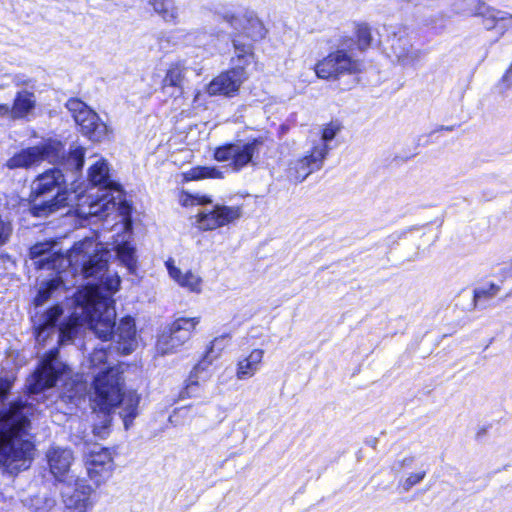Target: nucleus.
Masks as SVG:
<instances>
[{
  "mask_svg": "<svg viewBox=\"0 0 512 512\" xmlns=\"http://www.w3.org/2000/svg\"><path fill=\"white\" fill-rule=\"evenodd\" d=\"M189 180H200L205 178H223V172L217 167L197 166L192 168L188 174Z\"/></svg>",
  "mask_w": 512,
  "mask_h": 512,
  "instance_id": "e433bc0d",
  "label": "nucleus"
},
{
  "mask_svg": "<svg viewBox=\"0 0 512 512\" xmlns=\"http://www.w3.org/2000/svg\"><path fill=\"white\" fill-rule=\"evenodd\" d=\"M500 290V287L494 283L487 286L477 287L473 290L472 303L475 309H485L487 302L491 300Z\"/></svg>",
  "mask_w": 512,
  "mask_h": 512,
  "instance_id": "473e14b6",
  "label": "nucleus"
},
{
  "mask_svg": "<svg viewBox=\"0 0 512 512\" xmlns=\"http://www.w3.org/2000/svg\"><path fill=\"white\" fill-rule=\"evenodd\" d=\"M325 160V148L311 150L310 154L289 162L287 177L295 183L304 181L311 173L321 169Z\"/></svg>",
  "mask_w": 512,
  "mask_h": 512,
  "instance_id": "f3484780",
  "label": "nucleus"
},
{
  "mask_svg": "<svg viewBox=\"0 0 512 512\" xmlns=\"http://www.w3.org/2000/svg\"><path fill=\"white\" fill-rule=\"evenodd\" d=\"M377 443H378L377 438H372V439H369L366 441V444L371 446L372 448H376Z\"/></svg>",
  "mask_w": 512,
  "mask_h": 512,
  "instance_id": "8fccbe9b",
  "label": "nucleus"
},
{
  "mask_svg": "<svg viewBox=\"0 0 512 512\" xmlns=\"http://www.w3.org/2000/svg\"><path fill=\"white\" fill-rule=\"evenodd\" d=\"M214 14L226 22L235 32L242 33L252 41L264 39L268 33L263 22L252 10H246L242 17L226 6L215 9Z\"/></svg>",
  "mask_w": 512,
  "mask_h": 512,
  "instance_id": "9d476101",
  "label": "nucleus"
},
{
  "mask_svg": "<svg viewBox=\"0 0 512 512\" xmlns=\"http://www.w3.org/2000/svg\"><path fill=\"white\" fill-rule=\"evenodd\" d=\"M170 277L175 280L181 287L187 288L191 292H200L201 278L193 274L191 271L182 273V271L174 266L166 263Z\"/></svg>",
  "mask_w": 512,
  "mask_h": 512,
  "instance_id": "c756f323",
  "label": "nucleus"
},
{
  "mask_svg": "<svg viewBox=\"0 0 512 512\" xmlns=\"http://www.w3.org/2000/svg\"><path fill=\"white\" fill-rule=\"evenodd\" d=\"M499 20L498 22V30L500 31V36H503L507 30L512 28V14L500 10Z\"/></svg>",
  "mask_w": 512,
  "mask_h": 512,
  "instance_id": "ea45409f",
  "label": "nucleus"
},
{
  "mask_svg": "<svg viewBox=\"0 0 512 512\" xmlns=\"http://www.w3.org/2000/svg\"><path fill=\"white\" fill-rule=\"evenodd\" d=\"M47 461L51 474L56 480L61 481L62 477L69 471L73 453L70 449L51 448L47 452Z\"/></svg>",
  "mask_w": 512,
  "mask_h": 512,
  "instance_id": "5701e85b",
  "label": "nucleus"
},
{
  "mask_svg": "<svg viewBox=\"0 0 512 512\" xmlns=\"http://www.w3.org/2000/svg\"><path fill=\"white\" fill-rule=\"evenodd\" d=\"M225 340V336L215 338L210 346L207 347L205 353L201 359L194 365L190 372L188 383L185 387V392L190 396L194 394L198 389L199 380H205L208 377V368L212 364L213 360L219 356L222 350V342Z\"/></svg>",
  "mask_w": 512,
  "mask_h": 512,
  "instance_id": "2eb2a0df",
  "label": "nucleus"
},
{
  "mask_svg": "<svg viewBox=\"0 0 512 512\" xmlns=\"http://www.w3.org/2000/svg\"><path fill=\"white\" fill-rule=\"evenodd\" d=\"M64 171L59 167L49 168L33 180L28 199L32 216L46 218L67 205Z\"/></svg>",
  "mask_w": 512,
  "mask_h": 512,
  "instance_id": "20e7f679",
  "label": "nucleus"
},
{
  "mask_svg": "<svg viewBox=\"0 0 512 512\" xmlns=\"http://www.w3.org/2000/svg\"><path fill=\"white\" fill-rule=\"evenodd\" d=\"M11 234V226L0 217V246H3L9 240Z\"/></svg>",
  "mask_w": 512,
  "mask_h": 512,
  "instance_id": "79ce46f5",
  "label": "nucleus"
},
{
  "mask_svg": "<svg viewBox=\"0 0 512 512\" xmlns=\"http://www.w3.org/2000/svg\"><path fill=\"white\" fill-rule=\"evenodd\" d=\"M198 320L181 317L166 327L159 335L156 349L161 355L173 353L191 337Z\"/></svg>",
  "mask_w": 512,
  "mask_h": 512,
  "instance_id": "9b49d317",
  "label": "nucleus"
},
{
  "mask_svg": "<svg viewBox=\"0 0 512 512\" xmlns=\"http://www.w3.org/2000/svg\"><path fill=\"white\" fill-rule=\"evenodd\" d=\"M511 66H512V62H511Z\"/></svg>",
  "mask_w": 512,
  "mask_h": 512,
  "instance_id": "864d4df0",
  "label": "nucleus"
},
{
  "mask_svg": "<svg viewBox=\"0 0 512 512\" xmlns=\"http://www.w3.org/2000/svg\"><path fill=\"white\" fill-rule=\"evenodd\" d=\"M111 256V251L92 236L74 243L68 254V262L84 278L99 283L108 274Z\"/></svg>",
  "mask_w": 512,
  "mask_h": 512,
  "instance_id": "39448f33",
  "label": "nucleus"
},
{
  "mask_svg": "<svg viewBox=\"0 0 512 512\" xmlns=\"http://www.w3.org/2000/svg\"><path fill=\"white\" fill-rule=\"evenodd\" d=\"M61 284L62 281L58 277L43 281L33 300L35 308L43 306L52 297L53 293L60 288Z\"/></svg>",
  "mask_w": 512,
  "mask_h": 512,
  "instance_id": "2f4dec72",
  "label": "nucleus"
},
{
  "mask_svg": "<svg viewBox=\"0 0 512 512\" xmlns=\"http://www.w3.org/2000/svg\"><path fill=\"white\" fill-rule=\"evenodd\" d=\"M38 161L33 146L22 148L14 153L5 163L4 167L9 170L25 169L38 166Z\"/></svg>",
  "mask_w": 512,
  "mask_h": 512,
  "instance_id": "a878e982",
  "label": "nucleus"
},
{
  "mask_svg": "<svg viewBox=\"0 0 512 512\" xmlns=\"http://www.w3.org/2000/svg\"><path fill=\"white\" fill-rule=\"evenodd\" d=\"M356 36L357 40L353 37H342L336 49L315 64L314 71L318 78L337 80L343 75L362 71L363 62L357 58V50L365 51L371 46V28L366 23L358 24Z\"/></svg>",
  "mask_w": 512,
  "mask_h": 512,
  "instance_id": "7ed1b4c3",
  "label": "nucleus"
},
{
  "mask_svg": "<svg viewBox=\"0 0 512 512\" xmlns=\"http://www.w3.org/2000/svg\"><path fill=\"white\" fill-rule=\"evenodd\" d=\"M262 145L261 137L227 142L214 149L213 157L218 162L230 161L229 166L232 170L239 172L245 167L257 165Z\"/></svg>",
  "mask_w": 512,
  "mask_h": 512,
  "instance_id": "0eeeda50",
  "label": "nucleus"
},
{
  "mask_svg": "<svg viewBox=\"0 0 512 512\" xmlns=\"http://www.w3.org/2000/svg\"><path fill=\"white\" fill-rule=\"evenodd\" d=\"M10 113V107L7 104H0V116H6Z\"/></svg>",
  "mask_w": 512,
  "mask_h": 512,
  "instance_id": "de8ad7c7",
  "label": "nucleus"
},
{
  "mask_svg": "<svg viewBox=\"0 0 512 512\" xmlns=\"http://www.w3.org/2000/svg\"><path fill=\"white\" fill-rule=\"evenodd\" d=\"M56 502L52 497L48 496H35L30 499L28 508L32 512H49Z\"/></svg>",
  "mask_w": 512,
  "mask_h": 512,
  "instance_id": "4c0bfd02",
  "label": "nucleus"
},
{
  "mask_svg": "<svg viewBox=\"0 0 512 512\" xmlns=\"http://www.w3.org/2000/svg\"><path fill=\"white\" fill-rule=\"evenodd\" d=\"M86 470L95 488L99 487L111 475L112 459L110 455L108 453L91 455L86 462Z\"/></svg>",
  "mask_w": 512,
  "mask_h": 512,
  "instance_id": "412c9836",
  "label": "nucleus"
},
{
  "mask_svg": "<svg viewBox=\"0 0 512 512\" xmlns=\"http://www.w3.org/2000/svg\"><path fill=\"white\" fill-rule=\"evenodd\" d=\"M453 130H454V126L441 125L435 131H453Z\"/></svg>",
  "mask_w": 512,
  "mask_h": 512,
  "instance_id": "09e8293b",
  "label": "nucleus"
},
{
  "mask_svg": "<svg viewBox=\"0 0 512 512\" xmlns=\"http://www.w3.org/2000/svg\"><path fill=\"white\" fill-rule=\"evenodd\" d=\"M64 308L61 304H55L47 308L38 317L35 324V338L37 342H45L56 330L62 326Z\"/></svg>",
  "mask_w": 512,
  "mask_h": 512,
  "instance_id": "aec40b11",
  "label": "nucleus"
},
{
  "mask_svg": "<svg viewBox=\"0 0 512 512\" xmlns=\"http://www.w3.org/2000/svg\"><path fill=\"white\" fill-rule=\"evenodd\" d=\"M487 433V428H481L477 433V439L481 438L483 435Z\"/></svg>",
  "mask_w": 512,
  "mask_h": 512,
  "instance_id": "3c124183",
  "label": "nucleus"
},
{
  "mask_svg": "<svg viewBox=\"0 0 512 512\" xmlns=\"http://www.w3.org/2000/svg\"><path fill=\"white\" fill-rule=\"evenodd\" d=\"M123 371L117 366H108L93 378L90 402L94 414L93 433L100 439L110 434L114 412L120 409L119 416L125 430H129L138 416L140 396L136 391H123Z\"/></svg>",
  "mask_w": 512,
  "mask_h": 512,
  "instance_id": "f03ea898",
  "label": "nucleus"
},
{
  "mask_svg": "<svg viewBox=\"0 0 512 512\" xmlns=\"http://www.w3.org/2000/svg\"><path fill=\"white\" fill-rule=\"evenodd\" d=\"M219 33L220 32H216L215 30L208 32L205 29H197L189 32L186 38L190 44L202 47L214 42L215 38L219 36Z\"/></svg>",
  "mask_w": 512,
  "mask_h": 512,
  "instance_id": "f704fd0d",
  "label": "nucleus"
},
{
  "mask_svg": "<svg viewBox=\"0 0 512 512\" xmlns=\"http://www.w3.org/2000/svg\"><path fill=\"white\" fill-rule=\"evenodd\" d=\"M119 261L127 268L129 274H136V249L131 245L121 246L117 252Z\"/></svg>",
  "mask_w": 512,
  "mask_h": 512,
  "instance_id": "c9c22d12",
  "label": "nucleus"
},
{
  "mask_svg": "<svg viewBox=\"0 0 512 512\" xmlns=\"http://www.w3.org/2000/svg\"><path fill=\"white\" fill-rule=\"evenodd\" d=\"M95 488L86 479H77L73 487H67L62 492L65 508L68 512H87L92 506V494Z\"/></svg>",
  "mask_w": 512,
  "mask_h": 512,
  "instance_id": "dca6fc26",
  "label": "nucleus"
},
{
  "mask_svg": "<svg viewBox=\"0 0 512 512\" xmlns=\"http://www.w3.org/2000/svg\"><path fill=\"white\" fill-rule=\"evenodd\" d=\"M14 379L0 376V467L25 470L33 460L34 444L26 437L37 410L28 396L8 401Z\"/></svg>",
  "mask_w": 512,
  "mask_h": 512,
  "instance_id": "f257e3e1",
  "label": "nucleus"
},
{
  "mask_svg": "<svg viewBox=\"0 0 512 512\" xmlns=\"http://www.w3.org/2000/svg\"><path fill=\"white\" fill-rule=\"evenodd\" d=\"M185 70L186 68L180 62L172 64L167 70L165 78L163 79V89L168 87L174 88V91L170 93V96L177 98L182 95Z\"/></svg>",
  "mask_w": 512,
  "mask_h": 512,
  "instance_id": "bb28decb",
  "label": "nucleus"
},
{
  "mask_svg": "<svg viewBox=\"0 0 512 512\" xmlns=\"http://www.w3.org/2000/svg\"><path fill=\"white\" fill-rule=\"evenodd\" d=\"M247 79L246 70L242 65H235L230 70L221 73L218 77L213 79L209 86V93L211 95H235L241 84Z\"/></svg>",
  "mask_w": 512,
  "mask_h": 512,
  "instance_id": "a211bd4d",
  "label": "nucleus"
},
{
  "mask_svg": "<svg viewBox=\"0 0 512 512\" xmlns=\"http://www.w3.org/2000/svg\"><path fill=\"white\" fill-rule=\"evenodd\" d=\"M500 85H502L505 89H508L512 86V66L506 70L505 74L502 76L500 80Z\"/></svg>",
  "mask_w": 512,
  "mask_h": 512,
  "instance_id": "37998d69",
  "label": "nucleus"
},
{
  "mask_svg": "<svg viewBox=\"0 0 512 512\" xmlns=\"http://www.w3.org/2000/svg\"><path fill=\"white\" fill-rule=\"evenodd\" d=\"M35 106L34 93L28 90H21L17 92L9 114L13 119H23L35 109Z\"/></svg>",
  "mask_w": 512,
  "mask_h": 512,
  "instance_id": "393cba45",
  "label": "nucleus"
},
{
  "mask_svg": "<svg viewBox=\"0 0 512 512\" xmlns=\"http://www.w3.org/2000/svg\"><path fill=\"white\" fill-rule=\"evenodd\" d=\"M341 130V126L338 123L331 122L328 124L322 131L321 139L317 145H315L312 150H318L325 148V158L327 157L329 151L331 150L330 143L334 140L336 135Z\"/></svg>",
  "mask_w": 512,
  "mask_h": 512,
  "instance_id": "72a5a7b5",
  "label": "nucleus"
},
{
  "mask_svg": "<svg viewBox=\"0 0 512 512\" xmlns=\"http://www.w3.org/2000/svg\"><path fill=\"white\" fill-rule=\"evenodd\" d=\"M413 462H414V457H405L403 460L397 461L393 465V469L394 470H401L404 467L411 466Z\"/></svg>",
  "mask_w": 512,
  "mask_h": 512,
  "instance_id": "c03bdc74",
  "label": "nucleus"
},
{
  "mask_svg": "<svg viewBox=\"0 0 512 512\" xmlns=\"http://www.w3.org/2000/svg\"><path fill=\"white\" fill-rule=\"evenodd\" d=\"M264 351L262 349H254L251 353L238 361L237 377L238 379H247L252 377L259 369L263 359Z\"/></svg>",
  "mask_w": 512,
  "mask_h": 512,
  "instance_id": "cd10ccee",
  "label": "nucleus"
},
{
  "mask_svg": "<svg viewBox=\"0 0 512 512\" xmlns=\"http://www.w3.org/2000/svg\"><path fill=\"white\" fill-rule=\"evenodd\" d=\"M65 107L71 113L80 133L92 142L109 139L112 131L100 116L79 98H70Z\"/></svg>",
  "mask_w": 512,
  "mask_h": 512,
  "instance_id": "1a4fd4ad",
  "label": "nucleus"
},
{
  "mask_svg": "<svg viewBox=\"0 0 512 512\" xmlns=\"http://www.w3.org/2000/svg\"><path fill=\"white\" fill-rule=\"evenodd\" d=\"M30 259L34 262L37 270H56L58 257L54 252V245L51 242H37L29 250Z\"/></svg>",
  "mask_w": 512,
  "mask_h": 512,
  "instance_id": "4be33fe9",
  "label": "nucleus"
},
{
  "mask_svg": "<svg viewBox=\"0 0 512 512\" xmlns=\"http://www.w3.org/2000/svg\"><path fill=\"white\" fill-rule=\"evenodd\" d=\"M387 33V42L390 44L393 55L403 65H412L420 57V51L412 47L406 32L398 26H384Z\"/></svg>",
  "mask_w": 512,
  "mask_h": 512,
  "instance_id": "ddd939ff",
  "label": "nucleus"
},
{
  "mask_svg": "<svg viewBox=\"0 0 512 512\" xmlns=\"http://www.w3.org/2000/svg\"><path fill=\"white\" fill-rule=\"evenodd\" d=\"M148 4L166 23H177L179 12L175 0H149Z\"/></svg>",
  "mask_w": 512,
  "mask_h": 512,
  "instance_id": "7c9ffc66",
  "label": "nucleus"
},
{
  "mask_svg": "<svg viewBox=\"0 0 512 512\" xmlns=\"http://www.w3.org/2000/svg\"><path fill=\"white\" fill-rule=\"evenodd\" d=\"M38 164L47 161L66 172H71L73 181L81 175L85 162V149L81 146H71L65 151L64 144L53 138L46 139L33 146Z\"/></svg>",
  "mask_w": 512,
  "mask_h": 512,
  "instance_id": "423d86ee",
  "label": "nucleus"
},
{
  "mask_svg": "<svg viewBox=\"0 0 512 512\" xmlns=\"http://www.w3.org/2000/svg\"><path fill=\"white\" fill-rule=\"evenodd\" d=\"M91 330L95 337L102 342H109L117 336L118 342H124L123 351L125 354H129L133 350L135 324L132 318L122 319L116 330V313L114 310L107 309L105 312L96 315L91 323Z\"/></svg>",
  "mask_w": 512,
  "mask_h": 512,
  "instance_id": "6e6552de",
  "label": "nucleus"
},
{
  "mask_svg": "<svg viewBox=\"0 0 512 512\" xmlns=\"http://www.w3.org/2000/svg\"><path fill=\"white\" fill-rule=\"evenodd\" d=\"M87 179L91 186L97 187L98 190L102 192V194L98 196L100 199L99 204L102 203V206L106 208L109 204L113 206L116 204V198L113 192H117L121 195L122 188L119 184L111 180L108 163L105 160L97 161L88 169Z\"/></svg>",
  "mask_w": 512,
  "mask_h": 512,
  "instance_id": "f8f14e48",
  "label": "nucleus"
},
{
  "mask_svg": "<svg viewBox=\"0 0 512 512\" xmlns=\"http://www.w3.org/2000/svg\"><path fill=\"white\" fill-rule=\"evenodd\" d=\"M104 343L105 342H102V344L95 347L93 352L90 354L89 362L91 366L96 367L107 361L112 344L109 343L108 345H105Z\"/></svg>",
  "mask_w": 512,
  "mask_h": 512,
  "instance_id": "58836bf2",
  "label": "nucleus"
},
{
  "mask_svg": "<svg viewBox=\"0 0 512 512\" xmlns=\"http://www.w3.org/2000/svg\"><path fill=\"white\" fill-rule=\"evenodd\" d=\"M498 192L494 189H483L481 191V200L482 201H491L496 198Z\"/></svg>",
  "mask_w": 512,
  "mask_h": 512,
  "instance_id": "a18cd8bd",
  "label": "nucleus"
},
{
  "mask_svg": "<svg viewBox=\"0 0 512 512\" xmlns=\"http://www.w3.org/2000/svg\"><path fill=\"white\" fill-rule=\"evenodd\" d=\"M241 216V207L216 204L210 210L204 209L199 212L197 223L202 230H214L234 222Z\"/></svg>",
  "mask_w": 512,
  "mask_h": 512,
  "instance_id": "4468645a",
  "label": "nucleus"
},
{
  "mask_svg": "<svg viewBox=\"0 0 512 512\" xmlns=\"http://www.w3.org/2000/svg\"><path fill=\"white\" fill-rule=\"evenodd\" d=\"M425 476V471L410 474L403 483L404 491L408 492L413 486L419 484Z\"/></svg>",
  "mask_w": 512,
  "mask_h": 512,
  "instance_id": "a19ab883",
  "label": "nucleus"
},
{
  "mask_svg": "<svg viewBox=\"0 0 512 512\" xmlns=\"http://www.w3.org/2000/svg\"><path fill=\"white\" fill-rule=\"evenodd\" d=\"M470 6V12L473 16L482 17L485 29H498L500 10L487 5L482 0H465Z\"/></svg>",
  "mask_w": 512,
  "mask_h": 512,
  "instance_id": "b1692460",
  "label": "nucleus"
},
{
  "mask_svg": "<svg viewBox=\"0 0 512 512\" xmlns=\"http://www.w3.org/2000/svg\"><path fill=\"white\" fill-rule=\"evenodd\" d=\"M60 371L56 360L42 359L38 368L31 376L28 389L31 394L39 395L55 386L59 380Z\"/></svg>",
  "mask_w": 512,
  "mask_h": 512,
  "instance_id": "6ab92c4d",
  "label": "nucleus"
},
{
  "mask_svg": "<svg viewBox=\"0 0 512 512\" xmlns=\"http://www.w3.org/2000/svg\"><path fill=\"white\" fill-rule=\"evenodd\" d=\"M512 296V290L505 296V298Z\"/></svg>",
  "mask_w": 512,
  "mask_h": 512,
  "instance_id": "603ef678",
  "label": "nucleus"
},
{
  "mask_svg": "<svg viewBox=\"0 0 512 512\" xmlns=\"http://www.w3.org/2000/svg\"><path fill=\"white\" fill-rule=\"evenodd\" d=\"M242 38L243 33L233 32L231 34L232 45L238 61L237 65H242L245 68L254 59V46L250 42H244Z\"/></svg>",
  "mask_w": 512,
  "mask_h": 512,
  "instance_id": "c85d7f7f",
  "label": "nucleus"
},
{
  "mask_svg": "<svg viewBox=\"0 0 512 512\" xmlns=\"http://www.w3.org/2000/svg\"><path fill=\"white\" fill-rule=\"evenodd\" d=\"M407 233V231H403L401 233H394V234H391L390 236H388L387 238V242L388 244H391V243H395L398 239L402 238L403 236H405Z\"/></svg>",
  "mask_w": 512,
  "mask_h": 512,
  "instance_id": "49530a36",
  "label": "nucleus"
}]
</instances>
